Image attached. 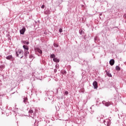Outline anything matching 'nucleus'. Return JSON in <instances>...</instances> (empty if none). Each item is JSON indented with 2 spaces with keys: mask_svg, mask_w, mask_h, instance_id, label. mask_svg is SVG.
I'll return each mask as SVG.
<instances>
[{
  "mask_svg": "<svg viewBox=\"0 0 126 126\" xmlns=\"http://www.w3.org/2000/svg\"><path fill=\"white\" fill-rule=\"evenodd\" d=\"M105 105V106H106V107H109V106H110V105H111V103L106 102Z\"/></svg>",
  "mask_w": 126,
  "mask_h": 126,
  "instance_id": "nucleus-11",
  "label": "nucleus"
},
{
  "mask_svg": "<svg viewBox=\"0 0 126 126\" xmlns=\"http://www.w3.org/2000/svg\"><path fill=\"white\" fill-rule=\"evenodd\" d=\"M50 58L51 59H55V58H56V56L55 55V54H52L51 55Z\"/></svg>",
  "mask_w": 126,
  "mask_h": 126,
  "instance_id": "nucleus-13",
  "label": "nucleus"
},
{
  "mask_svg": "<svg viewBox=\"0 0 126 126\" xmlns=\"http://www.w3.org/2000/svg\"><path fill=\"white\" fill-rule=\"evenodd\" d=\"M80 33L81 34H82V31H81V32H80Z\"/></svg>",
  "mask_w": 126,
  "mask_h": 126,
  "instance_id": "nucleus-22",
  "label": "nucleus"
},
{
  "mask_svg": "<svg viewBox=\"0 0 126 126\" xmlns=\"http://www.w3.org/2000/svg\"><path fill=\"white\" fill-rule=\"evenodd\" d=\"M107 126H110V125H111V120H108L107 121Z\"/></svg>",
  "mask_w": 126,
  "mask_h": 126,
  "instance_id": "nucleus-9",
  "label": "nucleus"
},
{
  "mask_svg": "<svg viewBox=\"0 0 126 126\" xmlns=\"http://www.w3.org/2000/svg\"><path fill=\"white\" fill-rule=\"evenodd\" d=\"M104 123H106V121H104Z\"/></svg>",
  "mask_w": 126,
  "mask_h": 126,
  "instance_id": "nucleus-23",
  "label": "nucleus"
},
{
  "mask_svg": "<svg viewBox=\"0 0 126 126\" xmlns=\"http://www.w3.org/2000/svg\"><path fill=\"white\" fill-rule=\"evenodd\" d=\"M93 85L94 87V89H97L98 88V83H97V81H94L93 83Z\"/></svg>",
  "mask_w": 126,
  "mask_h": 126,
  "instance_id": "nucleus-2",
  "label": "nucleus"
},
{
  "mask_svg": "<svg viewBox=\"0 0 126 126\" xmlns=\"http://www.w3.org/2000/svg\"><path fill=\"white\" fill-rule=\"evenodd\" d=\"M33 113H34V111H33V110H30L29 111V114H33Z\"/></svg>",
  "mask_w": 126,
  "mask_h": 126,
  "instance_id": "nucleus-15",
  "label": "nucleus"
},
{
  "mask_svg": "<svg viewBox=\"0 0 126 126\" xmlns=\"http://www.w3.org/2000/svg\"><path fill=\"white\" fill-rule=\"evenodd\" d=\"M116 70H121V68L119 66H116Z\"/></svg>",
  "mask_w": 126,
  "mask_h": 126,
  "instance_id": "nucleus-14",
  "label": "nucleus"
},
{
  "mask_svg": "<svg viewBox=\"0 0 126 126\" xmlns=\"http://www.w3.org/2000/svg\"><path fill=\"white\" fill-rule=\"evenodd\" d=\"M53 62H55V63H59L60 62V59H58L57 58H54L53 59Z\"/></svg>",
  "mask_w": 126,
  "mask_h": 126,
  "instance_id": "nucleus-7",
  "label": "nucleus"
},
{
  "mask_svg": "<svg viewBox=\"0 0 126 126\" xmlns=\"http://www.w3.org/2000/svg\"><path fill=\"white\" fill-rule=\"evenodd\" d=\"M23 48L24 49V51H28L29 50V47L27 45H23Z\"/></svg>",
  "mask_w": 126,
  "mask_h": 126,
  "instance_id": "nucleus-5",
  "label": "nucleus"
},
{
  "mask_svg": "<svg viewBox=\"0 0 126 126\" xmlns=\"http://www.w3.org/2000/svg\"><path fill=\"white\" fill-rule=\"evenodd\" d=\"M26 99H25L24 100V102L25 103V102H26Z\"/></svg>",
  "mask_w": 126,
  "mask_h": 126,
  "instance_id": "nucleus-21",
  "label": "nucleus"
},
{
  "mask_svg": "<svg viewBox=\"0 0 126 126\" xmlns=\"http://www.w3.org/2000/svg\"><path fill=\"white\" fill-rule=\"evenodd\" d=\"M22 43H23L25 45H29V42H27L26 41H22Z\"/></svg>",
  "mask_w": 126,
  "mask_h": 126,
  "instance_id": "nucleus-10",
  "label": "nucleus"
},
{
  "mask_svg": "<svg viewBox=\"0 0 126 126\" xmlns=\"http://www.w3.org/2000/svg\"><path fill=\"white\" fill-rule=\"evenodd\" d=\"M16 57H17L18 58L22 59V58H23V50L20 49H18L16 52Z\"/></svg>",
  "mask_w": 126,
  "mask_h": 126,
  "instance_id": "nucleus-1",
  "label": "nucleus"
},
{
  "mask_svg": "<svg viewBox=\"0 0 126 126\" xmlns=\"http://www.w3.org/2000/svg\"><path fill=\"white\" fill-rule=\"evenodd\" d=\"M6 59L7 60H10V61H12V56L9 55L7 57H6Z\"/></svg>",
  "mask_w": 126,
  "mask_h": 126,
  "instance_id": "nucleus-6",
  "label": "nucleus"
},
{
  "mask_svg": "<svg viewBox=\"0 0 126 126\" xmlns=\"http://www.w3.org/2000/svg\"><path fill=\"white\" fill-rule=\"evenodd\" d=\"M64 94L65 95H67V94H68V92L67 91H66V92H64Z\"/></svg>",
  "mask_w": 126,
  "mask_h": 126,
  "instance_id": "nucleus-19",
  "label": "nucleus"
},
{
  "mask_svg": "<svg viewBox=\"0 0 126 126\" xmlns=\"http://www.w3.org/2000/svg\"><path fill=\"white\" fill-rule=\"evenodd\" d=\"M26 30V29L25 28H23L20 31V33L23 35Z\"/></svg>",
  "mask_w": 126,
  "mask_h": 126,
  "instance_id": "nucleus-3",
  "label": "nucleus"
},
{
  "mask_svg": "<svg viewBox=\"0 0 126 126\" xmlns=\"http://www.w3.org/2000/svg\"><path fill=\"white\" fill-rule=\"evenodd\" d=\"M54 47H56V48H57V47H59V45L56 43H54Z\"/></svg>",
  "mask_w": 126,
  "mask_h": 126,
  "instance_id": "nucleus-16",
  "label": "nucleus"
},
{
  "mask_svg": "<svg viewBox=\"0 0 126 126\" xmlns=\"http://www.w3.org/2000/svg\"><path fill=\"white\" fill-rule=\"evenodd\" d=\"M109 63L110 65H114V64H115V60H114L113 59H111L109 62Z\"/></svg>",
  "mask_w": 126,
  "mask_h": 126,
  "instance_id": "nucleus-4",
  "label": "nucleus"
},
{
  "mask_svg": "<svg viewBox=\"0 0 126 126\" xmlns=\"http://www.w3.org/2000/svg\"><path fill=\"white\" fill-rule=\"evenodd\" d=\"M41 8H45V5H43L41 6Z\"/></svg>",
  "mask_w": 126,
  "mask_h": 126,
  "instance_id": "nucleus-20",
  "label": "nucleus"
},
{
  "mask_svg": "<svg viewBox=\"0 0 126 126\" xmlns=\"http://www.w3.org/2000/svg\"><path fill=\"white\" fill-rule=\"evenodd\" d=\"M64 73H66V72H64Z\"/></svg>",
  "mask_w": 126,
  "mask_h": 126,
  "instance_id": "nucleus-24",
  "label": "nucleus"
},
{
  "mask_svg": "<svg viewBox=\"0 0 126 126\" xmlns=\"http://www.w3.org/2000/svg\"><path fill=\"white\" fill-rule=\"evenodd\" d=\"M107 75H108V76H109V77H112V74H111L110 73H107Z\"/></svg>",
  "mask_w": 126,
  "mask_h": 126,
  "instance_id": "nucleus-17",
  "label": "nucleus"
},
{
  "mask_svg": "<svg viewBox=\"0 0 126 126\" xmlns=\"http://www.w3.org/2000/svg\"><path fill=\"white\" fill-rule=\"evenodd\" d=\"M59 32H60V33H62V32H63V29H60V30H59Z\"/></svg>",
  "mask_w": 126,
  "mask_h": 126,
  "instance_id": "nucleus-18",
  "label": "nucleus"
},
{
  "mask_svg": "<svg viewBox=\"0 0 126 126\" xmlns=\"http://www.w3.org/2000/svg\"><path fill=\"white\" fill-rule=\"evenodd\" d=\"M35 51L36 52H37L39 54H42V53H43L42 50H41L40 49H35Z\"/></svg>",
  "mask_w": 126,
  "mask_h": 126,
  "instance_id": "nucleus-8",
  "label": "nucleus"
},
{
  "mask_svg": "<svg viewBox=\"0 0 126 126\" xmlns=\"http://www.w3.org/2000/svg\"><path fill=\"white\" fill-rule=\"evenodd\" d=\"M29 54V52H28V51H25V57H26V56H27V55H28Z\"/></svg>",
  "mask_w": 126,
  "mask_h": 126,
  "instance_id": "nucleus-12",
  "label": "nucleus"
}]
</instances>
